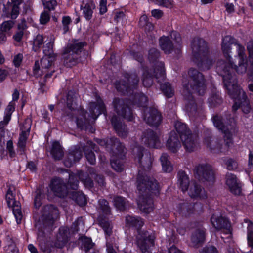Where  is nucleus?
<instances>
[{
    "mask_svg": "<svg viewBox=\"0 0 253 253\" xmlns=\"http://www.w3.org/2000/svg\"><path fill=\"white\" fill-rule=\"evenodd\" d=\"M237 56H235L233 59L234 64L238 67L237 71L234 70L231 72V79L227 81H230L227 86L223 80L224 87L231 99L233 100L234 104L232 106V111H237L241 108L245 114L250 113L251 107L247 95L244 90L236 83H234L233 75L237 73L242 74L247 70L248 61L245 54V49L242 45H238Z\"/></svg>",
    "mask_w": 253,
    "mask_h": 253,
    "instance_id": "nucleus-1",
    "label": "nucleus"
},
{
    "mask_svg": "<svg viewBox=\"0 0 253 253\" xmlns=\"http://www.w3.org/2000/svg\"><path fill=\"white\" fill-rule=\"evenodd\" d=\"M189 80L187 84L183 86V96L186 101L185 108L187 112L195 114L197 112V105L193 93L199 95L204 94L206 90L205 79L202 73L197 69L190 68L188 71Z\"/></svg>",
    "mask_w": 253,
    "mask_h": 253,
    "instance_id": "nucleus-2",
    "label": "nucleus"
},
{
    "mask_svg": "<svg viewBox=\"0 0 253 253\" xmlns=\"http://www.w3.org/2000/svg\"><path fill=\"white\" fill-rule=\"evenodd\" d=\"M114 111L122 119L132 122L134 119L132 105L146 107L148 105V97L143 93H135L132 99L115 97L112 103Z\"/></svg>",
    "mask_w": 253,
    "mask_h": 253,
    "instance_id": "nucleus-3",
    "label": "nucleus"
},
{
    "mask_svg": "<svg viewBox=\"0 0 253 253\" xmlns=\"http://www.w3.org/2000/svg\"><path fill=\"white\" fill-rule=\"evenodd\" d=\"M241 45L238 41L230 35L225 36L222 40L221 50L224 57L226 59L218 61L217 63L216 70L218 74L222 77L225 85L227 86L230 81L227 82V79L230 80L231 72L234 70L237 71V66L234 64L233 59L230 55L231 53V45Z\"/></svg>",
    "mask_w": 253,
    "mask_h": 253,
    "instance_id": "nucleus-4",
    "label": "nucleus"
},
{
    "mask_svg": "<svg viewBox=\"0 0 253 253\" xmlns=\"http://www.w3.org/2000/svg\"><path fill=\"white\" fill-rule=\"evenodd\" d=\"M87 43L85 41H81L78 39H72L63 48L61 60L65 67L72 68L78 64L83 63L88 57V51L84 50Z\"/></svg>",
    "mask_w": 253,
    "mask_h": 253,
    "instance_id": "nucleus-5",
    "label": "nucleus"
},
{
    "mask_svg": "<svg viewBox=\"0 0 253 253\" xmlns=\"http://www.w3.org/2000/svg\"><path fill=\"white\" fill-rule=\"evenodd\" d=\"M191 46L193 63L200 70H209L212 65V60L210 57L208 43L202 38L195 37L191 42Z\"/></svg>",
    "mask_w": 253,
    "mask_h": 253,
    "instance_id": "nucleus-6",
    "label": "nucleus"
},
{
    "mask_svg": "<svg viewBox=\"0 0 253 253\" xmlns=\"http://www.w3.org/2000/svg\"><path fill=\"white\" fill-rule=\"evenodd\" d=\"M58 216L59 210L55 205L49 204L44 206L39 219V235L44 237L45 231H52L55 220Z\"/></svg>",
    "mask_w": 253,
    "mask_h": 253,
    "instance_id": "nucleus-7",
    "label": "nucleus"
},
{
    "mask_svg": "<svg viewBox=\"0 0 253 253\" xmlns=\"http://www.w3.org/2000/svg\"><path fill=\"white\" fill-rule=\"evenodd\" d=\"M136 179L137 188L139 192L149 195L160 194L159 182L155 178L148 176L145 172L139 171Z\"/></svg>",
    "mask_w": 253,
    "mask_h": 253,
    "instance_id": "nucleus-8",
    "label": "nucleus"
},
{
    "mask_svg": "<svg viewBox=\"0 0 253 253\" xmlns=\"http://www.w3.org/2000/svg\"><path fill=\"white\" fill-rule=\"evenodd\" d=\"M58 171L60 173L66 172L69 174L68 185L72 190L78 189L79 180L84 184L85 188L91 189L94 187V181L87 172L79 170L77 173H75L70 170L64 168L59 169Z\"/></svg>",
    "mask_w": 253,
    "mask_h": 253,
    "instance_id": "nucleus-9",
    "label": "nucleus"
},
{
    "mask_svg": "<svg viewBox=\"0 0 253 253\" xmlns=\"http://www.w3.org/2000/svg\"><path fill=\"white\" fill-rule=\"evenodd\" d=\"M160 56V52L157 48H151L148 51V58L149 62L153 64L152 69L154 70L158 82L164 81L166 78L164 62L158 61Z\"/></svg>",
    "mask_w": 253,
    "mask_h": 253,
    "instance_id": "nucleus-10",
    "label": "nucleus"
},
{
    "mask_svg": "<svg viewBox=\"0 0 253 253\" xmlns=\"http://www.w3.org/2000/svg\"><path fill=\"white\" fill-rule=\"evenodd\" d=\"M175 128L185 149L189 152L193 151L196 139L188 126L178 122L175 125Z\"/></svg>",
    "mask_w": 253,
    "mask_h": 253,
    "instance_id": "nucleus-11",
    "label": "nucleus"
},
{
    "mask_svg": "<svg viewBox=\"0 0 253 253\" xmlns=\"http://www.w3.org/2000/svg\"><path fill=\"white\" fill-rule=\"evenodd\" d=\"M95 141L101 146L104 147L110 154L117 155L120 158L124 156V145L118 138L114 137L105 139L95 138Z\"/></svg>",
    "mask_w": 253,
    "mask_h": 253,
    "instance_id": "nucleus-12",
    "label": "nucleus"
},
{
    "mask_svg": "<svg viewBox=\"0 0 253 253\" xmlns=\"http://www.w3.org/2000/svg\"><path fill=\"white\" fill-rule=\"evenodd\" d=\"M203 210V206L200 203L184 202L177 205L176 211L181 217L188 218L200 214Z\"/></svg>",
    "mask_w": 253,
    "mask_h": 253,
    "instance_id": "nucleus-13",
    "label": "nucleus"
},
{
    "mask_svg": "<svg viewBox=\"0 0 253 253\" xmlns=\"http://www.w3.org/2000/svg\"><path fill=\"white\" fill-rule=\"evenodd\" d=\"M137 244L142 253H152L151 248L154 246L156 239L155 233L145 230L137 233Z\"/></svg>",
    "mask_w": 253,
    "mask_h": 253,
    "instance_id": "nucleus-14",
    "label": "nucleus"
},
{
    "mask_svg": "<svg viewBox=\"0 0 253 253\" xmlns=\"http://www.w3.org/2000/svg\"><path fill=\"white\" fill-rule=\"evenodd\" d=\"M195 177L199 181L213 183L215 180L214 172L208 164H199L194 169Z\"/></svg>",
    "mask_w": 253,
    "mask_h": 253,
    "instance_id": "nucleus-15",
    "label": "nucleus"
},
{
    "mask_svg": "<svg viewBox=\"0 0 253 253\" xmlns=\"http://www.w3.org/2000/svg\"><path fill=\"white\" fill-rule=\"evenodd\" d=\"M145 148L141 145H137L134 147L132 151V153L134 157L135 160H137L139 167L143 169H150L153 160L151 154L148 152L145 154L144 160H143Z\"/></svg>",
    "mask_w": 253,
    "mask_h": 253,
    "instance_id": "nucleus-16",
    "label": "nucleus"
},
{
    "mask_svg": "<svg viewBox=\"0 0 253 253\" xmlns=\"http://www.w3.org/2000/svg\"><path fill=\"white\" fill-rule=\"evenodd\" d=\"M55 60H53V58H48L47 57H42L40 61L41 68L39 61H35L33 67V76L38 79L42 75H45L46 73L52 71L51 68L54 65Z\"/></svg>",
    "mask_w": 253,
    "mask_h": 253,
    "instance_id": "nucleus-17",
    "label": "nucleus"
},
{
    "mask_svg": "<svg viewBox=\"0 0 253 253\" xmlns=\"http://www.w3.org/2000/svg\"><path fill=\"white\" fill-rule=\"evenodd\" d=\"M50 188L55 195L59 198H64L69 193V189H71L67 183L64 182V180L59 177H54L51 180Z\"/></svg>",
    "mask_w": 253,
    "mask_h": 253,
    "instance_id": "nucleus-18",
    "label": "nucleus"
},
{
    "mask_svg": "<svg viewBox=\"0 0 253 253\" xmlns=\"http://www.w3.org/2000/svg\"><path fill=\"white\" fill-rule=\"evenodd\" d=\"M95 101L89 102L88 110L91 118L96 120L101 114L106 115L107 108L102 98L97 93L95 95Z\"/></svg>",
    "mask_w": 253,
    "mask_h": 253,
    "instance_id": "nucleus-19",
    "label": "nucleus"
},
{
    "mask_svg": "<svg viewBox=\"0 0 253 253\" xmlns=\"http://www.w3.org/2000/svg\"><path fill=\"white\" fill-rule=\"evenodd\" d=\"M23 0H10L3 5V16L7 18L15 20L20 14V6Z\"/></svg>",
    "mask_w": 253,
    "mask_h": 253,
    "instance_id": "nucleus-20",
    "label": "nucleus"
},
{
    "mask_svg": "<svg viewBox=\"0 0 253 253\" xmlns=\"http://www.w3.org/2000/svg\"><path fill=\"white\" fill-rule=\"evenodd\" d=\"M204 135L203 143L207 148L210 149L211 153L219 154L223 152L222 144L217 140L214 141L211 132L210 130H204Z\"/></svg>",
    "mask_w": 253,
    "mask_h": 253,
    "instance_id": "nucleus-21",
    "label": "nucleus"
},
{
    "mask_svg": "<svg viewBox=\"0 0 253 253\" xmlns=\"http://www.w3.org/2000/svg\"><path fill=\"white\" fill-rule=\"evenodd\" d=\"M71 237L70 231L67 226L59 227L54 242V246L62 249L68 244Z\"/></svg>",
    "mask_w": 253,
    "mask_h": 253,
    "instance_id": "nucleus-22",
    "label": "nucleus"
},
{
    "mask_svg": "<svg viewBox=\"0 0 253 253\" xmlns=\"http://www.w3.org/2000/svg\"><path fill=\"white\" fill-rule=\"evenodd\" d=\"M212 121L214 126L223 133H226L229 131L228 126H231V124L235 123V120L233 117L227 119L226 122L224 118L218 115H215L212 117Z\"/></svg>",
    "mask_w": 253,
    "mask_h": 253,
    "instance_id": "nucleus-23",
    "label": "nucleus"
},
{
    "mask_svg": "<svg viewBox=\"0 0 253 253\" xmlns=\"http://www.w3.org/2000/svg\"><path fill=\"white\" fill-rule=\"evenodd\" d=\"M210 221L212 227L216 230L219 231L223 229L231 233L230 222L228 218L212 214L210 218Z\"/></svg>",
    "mask_w": 253,
    "mask_h": 253,
    "instance_id": "nucleus-24",
    "label": "nucleus"
},
{
    "mask_svg": "<svg viewBox=\"0 0 253 253\" xmlns=\"http://www.w3.org/2000/svg\"><path fill=\"white\" fill-rule=\"evenodd\" d=\"M145 145L152 148L158 149L161 147V141L157 133L151 129H148L143 133Z\"/></svg>",
    "mask_w": 253,
    "mask_h": 253,
    "instance_id": "nucleus-25",
    "label": "nucleus"
},
{
    "mask_svg": "<svg viewBox=\"0 0 253 253\" xmlns=\"http://www.w3.org/2000/svg\"><path fill=\"white\" fill-rule=\"evenodd\" d=\"M83 156V153L79 147H75L69 150L65 158L63 163L66 167L70 168L79 162Z\"/></svg>",
    "mask_w": 253,
    "mask_h": 253,
    "instance_id": "nucleus-26",
    "label": "nucleus"
},
{
    "mask_svg": "<svg viewBox=\"0 0 253 253\" xmlns=\"http://www.w3.org/2000/svg\"><path fill=\"white\" fill-rule=\"evenodd\" d=\"M225 179L226 184L230 192L235 195H240L242 192L241 186L237 181L236 176L234 174L227 173Z\"/></svg>",
    "mask_w": 253,
    "mask_h": 253,
    "instance_id": "nucleus-27",
    "label": "nucleus"
},
{
    "mask_svg": "<svg viewBox=\"0 0 253 253\" xmlns=\"http://www.w3.org/2000/svg\"><path fill=\"white\" fill-rule=\"evenodd\" d=\"M160 48L165 54L169 55L173 52H175V46L169 36L163 35L159 39Z\"/></svg>",
    "mask_w": 253,
    "mask_h": 253,
    "instance_id": "nucleus-28",
    "label": "nucleus"
},
{
    "mask_svg": "<svg viewBox=\"0 0 253 253\" xmlns=\"http://www.w3.org/2000/svg\"><path fill=\"white\" fill-rule=\"evenodd\" d=\"M206 229L203 227L197 228L192 233L191 241L195 247L201 246L206 240Z\"/></svg>",
    "mask_w": 253,
    "mask_h": 253,
    "instance_id": "nucleus-29",
    "label": "nucleus"
},
{
    "mask_svg": "<svg viewBox=\"0 0 253 253\" xmlns=\"http://www.w3.org/2000/svg\"><path fill=\"white\" fill-rule=\"evenodd\" d=\"M87 111L83 109L81 111L80 116L76 119V124L77 127L81 130H90V132L93 133L95 129H93L90 122V120L86 117Z\"/></svg>",
    "mask_w": 253,
    "mask_h": 253,
    "instance_id": "nucleus-30",
    "label": "nucleus"
},
{
    "mask_svg": "<svg viewBox=\"0 0 253 253\" xmlns=\"http://www.w3.org/2000/svg\"><path fill=\"white\" fill-rule=\"evenodd\" d=\"M162 121V116L158 110L155 107H150L149 110V116L147 123L152 126H158Z\"/></svg>",
    "mask_w": 253,
    "mask_h": 253,
    "instance_id": "nucleus-31",
    "label": "nucleus"
},
{
    "mask_svg": "<svg viewBox=\"0 0 253 253\" xmlns=\"http://www.w3.org/2000/svg\"><path fill=\"white\" fill-rule=\"evenodd\" d=\"M166 146L169 151L174 153H176L181 147L178 135L175 132L170 131L169 133Z\"/></svg>",
    "mask_w": 253,
    "mask_h": 253,
    "instance_id": "nucleus-32",
    "label": "nucleus"
},
{
    "mask_svg": "<svg viewBox=\"0 0 253 253\" xmlns=\"http://www.w3.org/2000/svg\"><path fill=\"white\" fill-rule=\"evenodd\" d=\"M125 222L127 227L136 230L137 233L142 230L144 225L143 219L137 216L127 215L126 216Z\"/></svg>",
    "mask_w": 253,
    "mask_h": 253,
    "instance_id": "nucleus-33",
    "label": "nucleus"
},
{
    "mask_svg": "<svg viewBox=\"0 0 253 253\" xmlns=\"http://www.w3.org/2000/svg\"><path fill=\"white\" fill-rule=\"evenodd\" d=\"M87 143L89 146H85L84 147L85 158L90 165H94L96 162V157L94 151H97L98 146L91 141H88Z\"/></svg>",
    "mask_w": 253,
    "mask_h": 253,
    "instance_id": "nucleus-34",
    "label": "nucleus"
},
{
    "mask_svg": "<svg viewBox=\"0 0 253 253\" xmlns=\"http://www.w3.org/2000/svg\"><path fill=\"white\" fill-rule=\"evenodd\" d=\"M95 8V4L92 0H87L85 2H83V4L81 5L80 9L83 11L82 14L85 20L87 21H90L93 16V9Z\"/></svg>",
    "mask_w": 253,
    "mask_h": 253,
    "instance_id": "nucleus-35",
    "label": "nucleus"
},
{
    "mask_svg": "<svg viewBox=\"0 0 253 253\" xmlns=\"http://www.w3.org/2000/svg\"><path fill=\"white\" fill-rule=\"evenodd\" d=\"M155 74L153 69L150 70L147 66L143 67L142 84L145 87H150L152 85L154 78L158 83L162 82H158Z\"/></svg>",
    "mask_w": 253,
    "mask_h": 253,
    "instance_id": "nucleus-36",
    "label": "nucleus"
},
{
    "mask_svg": "<svg viewBox=\"0 0 253 253\" xmlns=\"http://www.w3.org/2000/svg\"><path fill=\"white\" fill-rule=\"evenodd\" d=\"M124 156L123 158H120L117 155L111 154V158L110 160V164L113 169L117 172H122L124 169V165L122 160L126 158V149L124 146Z\"/></svg>",
    "mask_w": 253,
    "mask_h": 253,
    "instance_id": "nucleus-37",
    "label": "nucleus"
},
{
    "mask_svg": "<svg viewBox=\"0 0 253 253\" xmlns=\"http://www.w3.org/2000/svg\"><path fill=\"white\" fill-rule=\"evenodd\" d=\"M54 73L55 70L53 69V70L50 72L46 73L45 75H44L43 78L40 79L39 81L38 91L40 93L44 94L47 92L49 89V87L47 86L46 83L48 79L52 77Z\"/></svg>",
    "mask_w": 253,
    "mask_h": 253,
    "instance_id": "nucleus-38",
    "label": "nucleus"
},
{
    "mask_svg": "<svg viewBox=\"0 0 253 253\" xmlns=\"http://www.w3.org/2000/svg\"><path fill=\"white\" fill-rule=\"evenodd\" d=\"M50 154L55 160H60L62 159L63 151L59 141H55L52 143Z\"/></svg>",
    "mask_w": 253,
    "mask_h": 253,
    "instance_id": "nucleus-39",
    "label": "nucleus"
},
{
    "mask_svg": "<svg viewBox=\"0 0 253 253\" xmlns=\"http://www.w3.org/2000/svg\"><path fill=\"white\" fill-rule=\"evenodd\" d=\"M70 198L81 207L85 206L87 202L86 196L82 191H73L70 194Z\"/></svg>",
    "mask_w": 253,
    "mask_h": 253,
    "instance_id": "nucleus-40",
    "label": "nucleus"
},
{
    "mask_svg": "<svg viewBox=\"0 0 253 253\" xmlns=\"http://www.w3.org/2000/svg\"><path fill=\"white\" fill-rule=\"evenodd\" d=\"M114 205L116 209L120 211L126 210L128 206V200L121 196H116L113 198Z\"/></svg>",
    "mask_w": 253,
    "mask_h": 253,
    "instance_id": "nucleus-41",
    "label": "nucleus"
},
{
    "mask_svg": "<svg viewBox=\"0 0 253 253\" xmlns=\"http://www.w3.org/2000/svg\"><path fill=\"white\" fill-rule=\"evenodd\" d=\"M202 189L201 185L197 182H194L192 185L190 186L189 189V195L192 198L199 197L200 198L205 199L207 197L206 194H202Z\"/></svg>",
    "mask_w": 253,
    "mask_h": 253,
    "instance_id": "nucleus-42",
    "label": "nucleus"
},
{
    "mask_svg": "<svg viewBox=\"0 0 253 253\" xmlns=\"http://www.w3.org/2000/svg\"><path fill=\"white\" fill-rule=\"evenodd\" d=\"M160 90L163 95L167 98H172L174 95V89L170 83L166 82L164 83H160Z\"/></svg>",
    "mask_w": 253,
    "mask_h": 253,
    "instance_id": "nucleus-43",
    "label": "nucleus"
},
{
    "mask_svg": "<svg viewBox=\"0 0 253 253\" xmlns=\"http://www.w3.org/2000/svg\"><path fill=\"white\" fill-rule=\"evenodd\" d=\"M178 175L180 188L183 192L187 191L189 186V179L188 175L184 171L179 172Z\"/></svg>",
    "mask_w": 253,
    "mask_h": 253,
    "instance_id": "nucleus-44",
    "label": "nucleus"
},
{
    "mask_svg": "<svg viewBox=\"0 0 253 253\" xmlns=\"http://www.w3.org/2000/svg\"><path fill=\"white\" fill-rule=\"evenodd\" d=\"M247 48L249 53V58L250 63V67L248 75L250 80L253 81V41H251L248 43Z\"/></svg>",
    "mask_w": 253,
    "mask_h": 253,
    "instance_id": "nucleus-45",
    "label": "nucleus"
},
{
    "mask_svg": "<svg viewBox=\"0 0 253 253\" xmlns=\"http://www.w3.org/2000/svg\"><path fill=\"white\" fill-rule=\"evenodd\" d=\"M81 241V249L84 250L85 253L93 249L95 244L93 242L91 237H87L85 235L80 238Z\"/></svg>",
    "mask_w": 253,
    "mask_h": 253,
    "instance_id": "nucleus-46",
    "label": "nucleus"
},
{
    "mask_svg": "<svg viewBox=\"0 0 253 253\" xmlns=\"http://www.w3.org/2000/svg\"><path fill=\"white\" fill-rule=\"evenodd\" d=\"M54 42L50 41L43 46V53L45 57L48 58H53V60H56L57 54L54 53L53 46Z\"/></svg>",
    "mask_w": 253,
    "mask_h": 253,
    "instance_id": "nucleus-47",
    "label": "nucleus"
},
{
    "mask_svg": "<svg viewBox=\"0 0 253 253\" xmlns=\"http://www.w3.org/2000/svg\"><path fill=\"white\" fill-rule=\"evenodd\" d=\"M169 36L171 37L175 42L177 44L175 45V53L177 54H180L181 52V49L182 48L181 43V37L179 33L176 31H172Z\"/></svg>",
    "mask_w": 253,
    "mask_h": 253,
    "instance_id": "nucleus-48",
    "label": "nucleus"
},
{
    "mask_svg": "<svg viewBox=\"0 0 253 253\" xmlns=\"http://www.w3.org/2000/svg\"><path fill=\"white\" fill-rule=\"evenodd\" d=\"M117 115L118 116H117L115 114L113 115V116L111 118L110 122L112 126L113 127L114 129L116 132H117L118 133L123 132L124 131V129L123 127L122 123L119 118V117L121 118V117L119 116L117 114ZM121 118H122L121 117Z\"/></svg>",
    "mask_w": 253,
    "mask_h": 253,
    "instance_id": "nucleus-49",
    "label": "nucleus"
},
{
    "mask_svg": "<svg viewBox=\"0 0 253 253\" xmlns=\"http://www.w3.org/2000/svg\"><path fill=\"white\" fill-rule=\"evenodd\" d=\"M162 169L164 171L169 173L172 171L173 167L170 161L168 159V156L166 154H163L160 157Z\"/></svg>",
    "mask_w": 253,
    "mask_h": 253,
    "instance_id": "nucleus-50",
    "label": "nucleus"
},
{
    "mask_svg": "<svg viewBox=\"0 0 253 253\" xmlns=\"http://www.w3.org/2000/svg\"><path fill=\"white\" fill-rule=\"evenodd\" d=\"M247 230L248 245L251 248L250 253H253V222L250 221L248 224Z\"/></svg>",
    "mask_w": 253,
    "mask_h": 253,
    "instance_id": "nucleus-51",
    "label": "nucleus"
},
{
    "mask_svg": "<svg viewBox=\"0 0 253 253\" xmlns=\"http://www.w3.org/2000/svg\"><path fill=\"white\" fill-rule=\"evenodd\" d=\"M99 209L103 215L109 216L111 214V208L109 202L105 199H101L98 201Z\"/></svg>",
    "mask_w": 253,
    "mask_h": 253,
    "instance_id": "nucleus-52",
    "label": "nucleus"
},
{
    "mask_svg": "<svg viewBox=\"0 0 253 253\" xmlns=\"http://www.w3.org/2000/svg\"><path fill=\"white\" fill-rule=\"evenodd\" d=\"M98 223L99 226L104 230L105 234L110 236L112 231L108 220H106L105 217L100 216L98 218Z\"/></svg>",
    "mask_w": 253,
    "mask_h": 253,
    "instance_id": "nucleus-53",
    "label": "nucleus"
},
{
    "mask_svg": "<svg viewBox=\"0 0 253 253\" xmlns=\"http://www.w3.org/2000/svg\"><path fill=\"white\" fill-rule=\"evenodd\" d=\"M118 81L121 83L120 84L124 88H126V90H127L128 89H131L137 87L139 80L137 78H133L132 79V83L125 80H122Z\"/></svg>",
    "mask_w": 253,
    "mask_h": 253,
    "instance_id": "nucleus-54",
    "label": "nucleus"
},
{
    "mask_svg": "<svg viewBox=\"0 0 253 253\" xmlns=\"http://www.w3.org/2000/svg\"><path fill=\"white\" fill-rule=\"evenodd\" d=\"M129 55L134 60L138 62L143 68L144 67V58L143 54L139 51L135 50H131L129 52Z\"/></svg>",
    "mask_w": 253,
    "mask_h": 253,
    "instance_id": "nucleus-55",
    "label": "nucleus"
},
{
    "mask_svg": "<svg viewBox=\"0 0 253 253\" xmlns=\"http://www.w3.org/2000/svg\"><path fill=\"white\" fill-rule=\"evenodd\" d=\"M31 127V123H25L22 127V130L19 134V137L18 139L27 141L29 136Z\"/></svg>",
    "mask_w": 253,
    "mask_h": 253,
    "instance_id": "nucleus-56",
    "label": "nucleus"
},
{
    "mask_svg": "<svg viewBox=\"0 0 253 253\" xmlns=\"http://www.w3.org/2000/svg\"><path fill=\"white\" fill-rule=\"evenodd\" d=\"M75 97V93L72 90H69L67 94V106L68 108L72 111L75 110L74 106V99Z\"/></svg>",
    "mask_w": 253,
    "mask_h": 253,
    "instance_id": "nucleus-57",
    "label": "nucleus"
},
{
    "mask_svg": "<svg viewBox=\"0 0 253 253\" xmlns=\"http://www.w3.org/2000/svg\"><path fill=\"white\" fill-rule=\"evenodd\" d=\"M43 42L44 38L42 35L39 34L36 36L33 42V48L35 51L39 49L43 44Z\"/></svg>",
    "mask_w": 253,
    "mask_h": 253,
    "instance_id": "nucleus-58",
    "label": "nucleus"
},
{
    "mask_svg": "<svg viewBox=\"0 0 253 253\" xmlns=\"http://www.w3.org/2000/svg\"><path fill=\"white\" fill-rule=\"evenodd\" d=\"M6 148L10 158H14L16 157V154L14 150L12 139H10L7 141Z\"/></svg>",
    "mask_w": 253,
    "mask_h": 253,
    "instance_id": "nucleus-59",
    "label": "nucleus"
},
{
    "mask_svg": "<svg viewBox=\"0 0 253 253\" xmlns=\"http://www.w3.org/2000/svg\"><path fill=\"white\" fill-rule=\"evenodd\" d=\"M72 22V19L69 16H64L62 19L63 34L67 33L69 30V25Z\"/></svg>",
    "mask_w": 253,
    "mask_h": 253,
    "instance_id": "nucleus-60",
    "label": "nucleus"
},
{
    "mask_svg": "<svg viewBox=\"0 0 253 253\" xmlns=\"http://www.w3.org/2000/svg\"><path fill=\"white\" fill-rule=\"evenodd\" d=\"M15 23V20L11 19L4 21L1 26V32H6L9 31Z\"/></svg>",
    "mask_w": 253,
    "mask_h": 253,
    "instance_id": "nucleus-61",
    "label": "nucleus"
},
{
    "mask_svg": "<svg viewBox=\"0 0 253 253\" xmlns=\"http://www.w3.org/2000/svg\"><path fill=\"white\" fill-rule=\"evenodd\" d=\"M35 193L36 194L34 200V206L36 208H39L42 204V192L41 190L37 189Z\"/></svg>",
    "mask_w": 253,
    "mask_h": 253,
    "instance_id": "nucleus-62",
    "label": "nucleus"
},
{
    "mask_svg": "<svg viewBox=\"0 0 253 253\" xmlns=\"http://www.w3.org/2000/svg\"><path fill=\"white\" fill-rule=\"evenodd\" d=\"M50 19V13L47 10H43L41 14L40 22L42 25L46 24Z\"/></svg>",
    "mask_w": 253,
    "mask_h": 253,
    "instance_id": "nucleus-63",
    "label": "nucleus"
},
{
    "mask_svg": "<svg viewBox=\"0 0 253 253\" xmlns=\"http://www.w3.org/2000/svg\"><path fill=\"white\" fill-rule=\"evenodd\" d=\"M200 253H219L217 248L213 245H206L202 249Z\"/></svg>",
    "mask_w": 253,
    "mask_h": 253,
    "instance_id": "nucleus-64",
    "label": "nucleus"
}]
</instances>
